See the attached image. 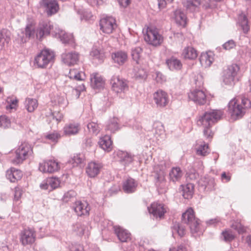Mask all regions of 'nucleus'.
Instances as JSON below:
<instances>
[{"label":"nucleus","mask_w":251,"mask_h":251,"mask_svg":"<svg viewBox=\"0 0 251 251\" xmlns=\"http://www.w3.org/2000/svg\"><path fill=\"white\" fill-rule=\"evenodd\" d=\"M223 115L221 110L212 109L205 112L200 116L197 121V125L204 128L203 134L207 138L212 137V132L210 127L215 122L221 119Z\"/></svg>","instance_id":"nucleus-1"},{"label":"nucleus","mask_w":251,"mask_h":251,"mask_svg":"<svg viewBox=\"0 0 251 251\" xmlns=\"http://www.w3.org/2000/svg\"><path fill=\"white\" fill-rule=\"evenodd\" d=\"M182 221L189 225L192 234H196L197 235L202 234V231L200 227L199 220L196 218L194 211L192 208H188L182 214Z\"/></svg>","instance_id":"nucleus-2"},{"label":"nucleus","mask_w":251,"mask_h":251,"mask_svg":"<svg viewBox=\"0 0 251 251\" xmlns=\"http://www.w3.org/2000/svg\"><path fill=\"white\" fill-rule=\"evenodd\" d=\"M144 39L148 44L155 47L160 45L163 41V37L158 29L154 26L147 28Z\"/></svg>","instance_id":"nucleus-3"},{"label":"nucleus","mask_w":251,"mask_h":251,"mask_svg":"<svg viewBox=\"0 0 251 251\" xmlns=\"http://www.w3.org/2000/svg\"><path fill=\"white\" fill-rule=\"evenodd\" d=\"M53 51L44 49L42 50L35 57V64L39 68H46L50 63L53 62L54 59Z\"/></svg>","instance_id":"nucleus-4"},{"label":"nucleus","mask_w":251,"mask_h":251,"mask_svg":"<svg viewBox=\"0 0 251 251\" xmlns=\"http://www.w3.org/2000/svg\"><path fill=\"white\" fill-rule=\"evenodd\" d=\"M32 153L31 146L26 142L23 143L15 151V156L13 160L15 164H20Z\"/></svg>","instance_id":"nucleus-5"},{"label":"nucleus","mask_w":251,"mask_h":251,"mask_svg":"<svg viewBox=\"0 0 251 251\" xmlns=\"http://www.w3.org/2000/svg\"><path fill=\"white\" fill-rule=\"evenodd\" d=\"M51 34L53 36L59 39L63 44L69 45L73 48H75V39L72 34L66 33L64 30L55 25L54 29L51 31Z\"/></svg>","instance_id":"nucleus-6"},{"label":"nucleus","mask_w":251,"mask_h":251,"mask_svg":"<svg viewBox=\"0 0 251 251\" xmlns=\"http://www.w3.org/2000/svg\"><path fill=\"white\" fill-rule=\"evenodd\" d=\"M240 70L238 65L236 64L229 66L224 75V82L226 85H233L238 80L237 74Z\"/></svg>","instance_id":"nucleus-7"},{"label":"nucleus","mask_w":251,"mask_h":251,"mask_svg":"<svg viewBox=\"0 0 251 251\" xmlns=\"http://www.w3.org/2000/svg\"><path fill=\"white\" fill-rule=\"evenodd\" d=\"M228 112L234 120L241 118L245 113L244 108L235 99H232L228 103Z\"/></svg>","instance_id":"nucleus-8"},{"label":"nucleus","mask_w":251,"mask_h":251,"mask_svg":"<svg viewBox=\"0 0 251 251\" xmlns=\"http://www.w3.org/2000/svg\"><path fill=\"white\" fill-rule=\"evenodd\" d=\"M110 83L112 90L117 93L124 92L128 88L126 80L119 75H113L110 79Z\"/></svg>","instance_id":"nucleus-9"},{"label":"nucleus","mask_w":251,"mask_h":251,"mask_svg":"<svg viewBox=\"0 0 251 251\" xmlns=\"http://www.w3.org/2000/svg\"><path fill=\"white\" fill-rule=\"evenodd\" d=\"M100 29L106 34H111L116 28L117 25L115 19L112 17H106L100 21Z\"/></svg>","instance_id":"nucleus-10"},{"label":"nucleus","mask_w":251,"mask_h":251,"mask_svg":"<svg viewBox=\"0 0 251 251\" xmlns=\"http://www.w3.org/2000/svg\"><path fill=\"white\" fill-rule=\"evenodd\" d=\"M188 96L190 100L198 105H204L207 102L206 95L205 92L199 89L191 90L188 94Z\"/></svg>","instance_id":"nucleus-11"},{"label":"nucleus","mask_w":251,"mask_h":251,"mask_svg":"<svg viewBox=\"0 0 251 251\" xmlns=\"http://www.w3.org/2000/svg\"><path fill=\"white\" fill-rule=\"evenodd\" d=\"M20 240L22 245L25 246L33 244L35 240L36 234L33 229L30 228L25 229L20 234Z\"/></svg>","instance_id":"nucleus-12"},{"label":"nucleus","mask_w":251,"mask_h":251,"mask_svg":"<svg viewBox=\"0 0 251 251\" xmlns=\"http://www.w3.org/2000/svg\"><path fill=\"white\" fill-rule=\"evenodd\" d=\"M59 169L58 163L54 160L44 161L39 164V170L44 173H52Z\"/></svg>","instance_id":"nucleus-13"},{"label":"nucleus","mask_w":251,"mask_h":251,"mask_svg":"<svg viewBox=\"0 0 251 251\" xmlns=\"http://www.w3.org/2000/svg\"><path fill=\"white\" fill-rule=\"evenodd\" d=\"M153 100L157 107H164L169 102L168 94L162 90H159L153 94Z\"/></svg>","instance_id":"nucleus-14"},{"label":"nucleus","mask_w":251,"mask_h":251,"mask_svg":"<svg viewBox=\"0 0 251 251\" xmlns=\"http://www.w3.org/2000/svg\"><path fill=\"white\" fill-rule=\"evenodd\" d=\"M51 29L52 31L54 27L50 22L45 21L41 23L36 30L37 37L41 40L43 36L49 35Z\"/></svg>","instance_id":"nucleus-15"},{"label":"nucleus","mask_w":251,"mask_h":251,"mask_svg":"<svg viewBox=\"0 0 251 251\" xmlns=\"http://www.w3.org/2000/svg\"><path fill=\"white\" fill-rule=\"evenodd\" d=\"M79 54L76 51L65 52L61 55L62 61L68 66L76 64L79 60Z\"/></svg>","instance_id":"nucleus-16"},{"label":"nucleus","mask_w":251,"mask_h":251,"mask_svg":"<svg viewBox=\"0 0 251 251\" xmlns=\"http://www.w3.org/2000/svg\"><path fill=\"white\" fill-rule=\"evenodd\" d=\"M81 129L79 123L77 122H71L66 124L63 128V134L67 136H71L78 133Z\"/></svg>","instance_id":"nucleus-17"},{"label":"nucleus","mask_w":251,"mask_h":251,"mask_svg":"<svg viewBox=\"0 0 251 251\" xmlns=\"http://www.w3.org/2000/svg\"><path fill=\"white\" fill-rule=\"evenodd\" d=\"M74 210L79 216H88L89 214L90 207L85 201H77L75 203Z\"/></svg>","instance_id":"nucleus-18"},{"label":"nucleus","mask_w":251,"mask_h":251,"mask_svg":"<svg viewBox=\"0 0 251 251\" xmlns=\"http://www.w3.org/2000/svg\"><path fill=\"white\" fill-rule=\"evenodd\" d=\"M115 234L122 242H127L131 240V234L127 230L119 226H113Z\"/></svg>","instance_id":"nucleus-19"},{"label":"nucleus","mask_w":251,"mask_h":251,"mask_svg":"<svg viewBox=\"0 0 251 251\" xmlns=\"http://www.w3.org/2000/svg\"><path fill=\"white\" fill-rule=\"evenodd\" d=\"M149 212L152 214L156 218L161 219L166 212L165 208L162 204L157 202L152 203L150 207H148Z\"/></svg>","instance_id":"nucleus-20"},{"label":"nucleus","mask_w":251,"mask_h":251,"mask_svg":"<svg viewBox=\"0 0 251 251\" xmlns=\"http://www.w3.org/2000/svg\"><path fill=\"white\" fill-rule=\"evenodd\" d=\"M36 33V29L34 25L32 24H28L24 31L21 32V35H19L21 38V43L26 42L30 38H34Z\"/></svg>","instance_id":"nucleus-21"},{"label":"nucleus","mask_w":251,"mask_h":251,"mask_svg":"<svg viewBox=\"0 0 251 251\" xmlns=\"http://www.w3.org/2000/svg\"><path fill=\"white\" fill-rule=\"evenodd\" d=\"M102 167V166L100 163L91 162L86 168V174L90 177H95L100 173Z\"/></svg>","instance_id":"nucleus-22"},{"label":"nucleus","mask_w":251,"mask_h":251,"mask_svg":"<svg viewBox=\"0 0 251 251\" xmlns=\"http://www.w3.org/2000/svg\"><path fill=\"white\" fill-rule=\"evenodd\" d=\"M41 4L45 7L47 13L50 16L56 13L59 8L57 1L54 0H43Z\"/></svg>","instance_id":"nucleus-23"},{"label":"nucleus","mask_w":251,"mask_h":251,"mask_svg":"<svg viewBox=\"0 0 251 251\" xmlns=\"http://www.w3.org/2000/svg\"><path fill=\"white\" fill-rule=\"evenodd\" d=\"M111 58L115 63L122 66L127 61L128 55L125 51L118 50L112 53Z\"/></svg>","instance_id":"nucleus-24"},{"label":"nucleus","mask_w":251,"mask_h":251,"mask_svg":"<svg viewBox=\"0 0 251 251\" xmlns=\"http://www.w3.org/2000/svg\"><path fill=\"white\" fill-rule=\"evenodd\" d=\"M91 85L93 89H100L104 86L105 81L102 77L98 73H95L91 75Z\"/></svg>","instance_id":"nucleus-25"},{"label":"nucleus","mask_w":251,"mask_h":251,"mask_svg":"<svg viewBox=\"0 0 251 251\" xmlns=\"http://www.w3.org/2000/svg\"><path fill=\"white\" fill-rule=\"evenodd\" d=\"M138 182L132 178H128L123 182V189L126 193L134 192L137 189Z\"/></svg>","instance_id":"nucleus-26"},{"label":"nucleus","mask_w":251,"mask_h":251,"mask_svg":"<svg viewBox=\"0 0 251 251\" xmlns=\"http://www.w3.org/2000/svg\"><path fill=\"white\" fill-rule=\"evenodd\" d=\"M154 136L158 140H161L165 138V130L162 123L157 121L153 124Z\"/></svg>","instance_id":"nucleus-27"},{"label":"nucleus","mask_w":251,"mask_h":251,"mask_svg":"<svg viewBox=\"0 0 251 251\" xmlns=\"http://www.w3.org/2000/svg\"><path fill=\"white\" fill-rule=\"evenodd\" d=\"M117 156L120 163L125 167L129 165L133 161L134 155L126 151H118Z\"/></svg>","instance_id":"nucleus-28"},{"label":"nucleus","mask_w":251,"mask_h":251,"mask_svg":"<svg viewBox=\"0 0 251 251\" xmlns=\"http://www.w3.org/2000/svg\"><path fill=\"white\" fill-rule=\"evenodd\" d=\"M22 176V172L14 168H11L6 172V176L11 182L20 180Z\"/></svg>","instance_id":"nucleus-29"},{"label":"nucleus","mask_w":251,"mask_h":251,"mask_svg":"<svg viewBox=\"0 0 251 251\" xmlns=\"http://www.w3.org/2000/svg\"><path fill=\"white\" fill-rule=\"evenodd\" d=\"M201 64L204 68H207L211 65L214 61L213 54L212 52H202L199 58Z\"/></svg>","instance_id":"nucleus-30"},{"label":"nucleus","mask_w":251,"mask_h":251,"mask_svg":"<svg viewBox=\"0 0 251 251\" xmlns=\"http://www.w3.org/2000/svg\"><path fill=\"white\" fill-rule=\"evenodd\" d=\"M199 185L204 187V189L207 191H212L215 189L216 183L213 178L203 177L199 181Z\"/></svg>","instance_id":"nucleus-31"},{"label":"nucleus","mask_w":251,"mask_h":251,"mask_svg":"<svg viewBox=\"0 0 251 251\" xmlns=\"http://www.w3.org/2000/svg\"><path fill=\"white\" fill-rule=\"evenodd\" d=\"M201 3V0H182L184 7L189 12L195 11Z\"/></svg>","instance_id":"nucleus-32"},{"label":"nucleus","mask_w":251,"mask_h":251,"mask_svg":"<svg viewBox=\"0 0 251 251\" xmlns=\"http://www.w3.org/2000/svg\"><path fill=\"white\" fill-rule=\"evenodd\" d=\"M99 144L102 149L107 152L111 151L112 149V142L111 137L108 135H105L100 138Z\"/></svg>","instance_id":"nucleus-33"},{"label":"nucleus","mask_w":251,"mask_h":251,"mask_svg":"<svg viewBox=\"0 0 251 251\" xmlns=\"http://www.w3.org/2000/svg\"><path fill=\"white\" fill-rule=\"evenodd\" d=\"M183 175L182 172L179 167H174L169 173L170 180L173 182L179 181Z\"/></svg>","instance_id":"nucleus-34"},{"label":"nucleus","mask_w":251,"mask_h":251,"mask_svg":"<svg viewBox=\"0 0 251 251\" xmlns=\"http://www.w3.org/2000/svg\"><path fill=\"white\" fill-rule=\"evenodd\" d=\"M182 55L186 59H195L198 56L197 50L192 47H187L184 49Z\"/></svg>","instance_id":"nucleus-35"},{"label":"nucleus","mask_w":251,"mask_h":251,"mask_svg":"<svg viewBox=\"0 0 251 251\" xmlns=\"http://www.w3.org/2000/svg\"><path fill=\"white\" fill-rule=\"evenodd\" d=\"M238 24L241 27L244 33H247L250 30V26L248 24V20L246 16L241 13L239 15Z\"/></svg>","instance_id":"nucleus-36"},{"label":"nucleus","mask_w":251,"mask_h":251,"mask_svg":"<svg viewBox=\"0 0 251 251\" xmlns=\"http://www.w3.org/2000/svg\"><path fill=\"white\" fill-rule=\"evenodd\" d=\"M182 196L184 199H189L192 198L194 193V185L189 183L185 185H182Z\"/></svg>","instance_id":"nucleus-37"},{"label":"nucleus","mask_w":251,"mask_h":251,"mask_svg":"<svg viewBox=\"0 0 251 251\" xmlns=\"http://www.w3.org/2000/svg\"><path fill=\"white\" fill-rule=\"evenodd\" d=\"M166 64L171 70H179L182 66L180 61L175 57H172L167 59L166 60Z\"/></svg>","instance_id":"nucleus-38"},{"label":"nucleus","mask_w":251,"mask_h":251,"mask_svg":"<svg viewBox=\"0 0 251 251\" xmlns=\"http://www.w3.org/2000/svg\"><path fill=\"white\" fill-rule=\"evenodd\" d=\"M25 107L29 112H33L38 107V103L37 100L32 98H27L25 102Z\"/></svg>","instance_id":"nucleus-39"},{"label":"nucleus","mask_w":251,"mask_h":251,"mask_svg":"<svg viewBox=\"0 0 251 251\" xmlns=\"http://www.w3.org/2000/svg\"><path fill=\"white\" fill-rule=\"evenodd\" d=\"M197 154L206 156L209 153L208 145L204 142L198 144L196 148Z\"/></svg>","instance_id":"nucleus-40"},{"label":"nucleus","mask_w":251,"mask_h":251,"mask_svg":"<svg viewBox=\"0 0 251 251\" xmlns=\"http://www.w3.org/2000/svg\"><path fill=\"white\" fill-rule=\"evenodd\" d=\"M90 55L94 59L98 60L100 63L102 62L105 58V54L103 51L96 48L92 49Z\"/></svg>","instance_id":"nucleus-41"},{"label":"nucleus","mask_w":251,"mask_h":251,"mask_svg":"<svg viewBox=\"0 0 251 251\" xmlns=\"http://www.w3.org/2000/svg\"><path fill=\"white\" fill-rule=\"evenodd\" d=\"M175 20L179 25L184 26L186 24L185 14L180 10H176L175 12Z\"/></svg>","instance_id":"nucleus-42"},{"label":"nucleus","mask_w":251,"mask_h":251,"mask_svg":"<svg viewBox=\"0 0 251 251\" xmlns=\"http://www.w3.org/2000/svg\"><path fill=\"white\" fill-rule=\"evenodd\" d=\"M119 129L118 119L116 118L110 119L106 126V129L109 130L111 132H115Z\"/></svg>","instance_id":"nucleus-43"},{"label":"nucleus","mask_w":251,"mask_h":251,"mask_svg":"<svg viewBox=\"0 0 251 251\" xmlns=\"http://www.w3.org/2000/svg\"><path fill=\"white\" fill-rule=\"evenodd\" d=\"M68 76L71 79H74L76 80H82L84 79V75L76 69L70 70Z\"/></svg>","instance_id":"nucleus-44"},{"label":"nucleus","mask_w":251,"mask_h":251,"mask_svg":"<svg viewBox=\"0 0 251 251\" xmlns=\"http://www.w3.org/2000/svg\"><path fill=\"white\" fill-rule=\"evenodd\" d=\"M87 128L89 132L95 135H98L100 130L99 124L94 122L89 123L87 124Z\"/></svg>","instance_id":"nucleus-45"},{"label":"nucleus","mask_w":251,"mask_h":251,"mask_svg":"<svg viewBox=\"0 0 251 251\" xmlns=\"http://www.w3.org/2000/svg\"><path fill=\"white\" fill-rule=\"evenodd\" d=\"M142 53V49L139 47H135L131 50V55L132 59L136 62L139 63V59Z\"/></svg>","instance_id":"nucleus-46"},{"label":"nucleus","mask_w":251,"mask_h":251,"mask_svg":"<svg viewBox=\"0 0 251 251\" xmlns=\"http://www.w3.org/2000/svg\"><path fill=\"white\" fill-rule=\"evenodd\" d=\"M10 41V33L9 31L5 29L0 30V42H2L4 45L5 43L8 44Z\"/></svg>","instance_id":"nucleus-47"},{"label":"nucleus","mask_w":251,"mask_h":251,"mask_svg":"<svg viewBox=\"0 0 251 251\" xmlns=\"http://www.w3.org/2000/svg\"><path fill=\"white\" fill-rule=\"evenodd\" d=\"M173 234L177 233L180 237H183L185 234V228L179 223H176L172 228Z\"/></svg>","instance_id":"nucleus-48"},{"label":"nucleus","mask_w":251,"mask_h":251,"mask_svg":"<svg viewBox=\"0 0 251 251\" xmlns=\"http://www.w3.org/2000/svg\"><path fill=\"white\" fill-rule=\"evenodd\" d=\"M48 180V184L50 186V190H53L57 188L60 184V181L57 177H52L47 178Z\"/></svg>","instance_id":"nucleus-49"},{"label":"nucleus","mask_w":251,"mask_h":251,"mask_svg":"<svg viewBox=\"0 0 251 251\" xmlns=\"http://www.w3.org/2000/svg\"><path fill=\"white\" fill-rule=\"evenodd\" d=\"M154 177L156 180V182H162L165 179V173L162 169H159L158 171V168H156L154 171Z\"/></svg>","instance_id":"nucleus-50"},{"label":"nucleus","mask_w":251,"mask_h":251,"mask_svg":"<svg viewBox=\"0 0 251 251\" xmlns=\"http://www.w3.org/2000/svg\"><path fill=\"white\" fill-rule=\"evenodd\" d=\"M10 121L6 116L3 115L0 116V127L7 128L10 126Z\"/></svg>","instance_id":"nucleus-51"},{"label":"nucleus","mask_w":251,"mask_h":251,"mask_svg":"<svg viewBox=\"0 0 251 251\" xmlns=\"http://www.w3.org/2000/svg\"><path fill=\"white\" fill-rule=\"evenodd\" d=\"M232 229L237 231L239 233H242L245 231V229L241 224L237 221H234L231 225Z\"/></svg>","instance_id":"nucleus-52"},{"label":"nucleus","mask_w":251,"mask_h":251,"mask_svg":"<svg viewBox=\"0 0 251 251\" xmlns=\"http://www.w3.org/2000/svg\"><path fill=\"white\" fill-rule=\"evenodd\" d=\"M7 104L6 106V109H14L17 105L18 100L16 99L8 97L6 100Z\"/></svg>","instance_id":"nucleus-53"},{"label":"nucleus","mask_w":251,"mask_h":251,"mask_svg":"<svg viewBox=\"0 0 251 251\" xmlns=\"http://www.w3.org/2000/svg\"><path fill=\"white\" fill-rule=\"evenodd\" d=\"M222 236L224 238V240L226 242H230L234 238V235L232 231L229 230L223 231L222 232Z\"/></svg>","instance_id":"nucleus-54"},{"label":"nucleus","mask_w":251,"mask_h":251,"mask_svg":"<svg viewBox=\"0 0 251 251\" xmlns=\"http://www.w3.org/2000/svg\"><path fill=\"white\" fill-rule=\"evenodd\" d=\"M85 226L81 224H76L74 226V230L79 236H81L84 234Z\"/></svg>","instance_id":"nucleus-55"},{"label":"nucleus","mask_w":251,"mask_h":251,"mask_svg":"<svg viewBox=\"0 0 251 251\" xmlns=\"http://www.w3.org/2000/svg\"><path fill=\"white\" fill-rule=\"evenodd\" d=\"M61 137L60 134L57 132H53L47 134L46 138L50 140L51 142L56 143L57 142L59 138Z\"/></svg>","instance_id":"nucleus-56"},{"label":"nucleus","mask_w":251,"mask_h":251,"mask_svg":"<svg viewBox=\"0 0 251 251\" xmlns=\"http://www.w3.org/2000/svg\"><path fill=\"white\" fill-rule=\"evenodd\" d=\"M83 156L79 154L75 155L73 158H72L71 162L75 166L82 163L83 162Z\"/></svg>","instance_id":"nucleus-57"},{"label":"nucleus","mask_w":251,"mask_h":251,"mask_svg":"<svg viewBox=\"0 0 251 251\" xmlns=\"http://www.w3.org/2000/svg\"><path fill=\"white\" fill-rule=\"evenodd\" d=\"M236 43L233 40H230L223 45V48L226 50H230L236 47Z\"/></svg>","instance_id":"nucleus-58"},{"label":"nucleus","mask_w":251,"mask_h":251,"mask_svg":"<svg viewBox=\"0 0 251 251\" xmlns=\"http://www.w3.org/2000/svg\"><path fill=\"white\" fill-rule=\"evenodd\" d=\"M155 75V79L157 83H162L166 80L165 76L161 73L156 72Z\"/></svg>","instance_id":"nucleus-59"},{"label":"nucleus","mask_w":251,"mask_h":251,"mask_svg":"<svg viewBox=\"0 0 251 251\" xmlns=\"http://www.w3.org/2000/svg\"><path fill=\"white\" fill-rule=\"evenodd\" d=\"M174 0H157L158 6L159 9H163L166 7V5L173 2Z\"/></svg>","instance_id":"nucleus-60"},{"label":"nucleus","mask_w":251,"mask_h":251,"mask_svg":"<svg viewBox=\"0 0 251 251\" xmlns=\"http://www.w3.org/2000/svg\"><path fill=\"white\" fill-rule=\"evenodd\" d=\"M241 105L244 108V111H245L246 109L251 107V102L248 99L243 98L242 99V104Z\"/></svg>","instance_id":"nucleus-61"},{"label":"nucleus","mask_w":251,"mask_h":251,"mask_svg":"<svg viewBox=\"0 0 251 251\" xmlns=\"http://www.w3.org/2000/svg\"><path fill=\"white\" fill-rule=\"evenodd\" d=\"M206 223L207 225L215 226L221 223V220L219 217H217L215 219H210L206 221Z\"/></svg>","instance_id":"nucleus-62"},{"label":"nucleus","mask_w":251,"mask_h":251,"mask_svg":"<svg viewBox=\"0 0 251 251\" xmlns=\"http://www.w3.org/2000/svg\"><path fill=\"white\" fill-rule=\"evenodd\" d=\"M187 178L190 180H195L196 179L198 176V174L196 172L195 170H193L190 171L187 174Z\"/></svg>","instance_id":"nucleus-63"},{"label":"nucleus","mask_w":251,"mask_h":251,"mask_svg":"<svg viewBox=\"0 0 251 251\" xmlns=\"http://www.w3.org/2000/svg\"><path fill=\"white\" fill-rule=\"evenodd\" d=\"M71 251H84L83 247L80 244H72L70 247Z\"/></svg>","instance_id":"nucleus-64"}]
</instances>
